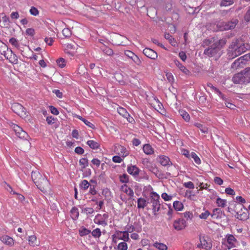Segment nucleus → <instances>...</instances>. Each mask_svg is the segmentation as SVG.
Listing matches in <instances>:
<instances>
[{"label":"nucleus","instance_id":"39","mask_svg":"<svg viewBox=\"0 0 250 250\" xmlns=\"http://www.w3.org/2000/svg\"><path fill=\"white\" fill-rule=\"evenodd\" d=\"M165 38L167 40H168L169 43L173 46H175L176 45V42L175 39L172 37V36L170 35L169 33H166L165 34Z\"/></svg>","mask_w":250,"mask_h":250},{"label":"nucleus","instance_id":"45","mask_svg":"<svg viewBox=\"0 0 250 250\" xmlns=\"http://www.w3.org/2000/svg\"><path fill=\"white\" fill-rule=\"evenodd\" d=\"M79 164L82 168H84L88 165V160L87 158H83L79 160Z\"/></svg>","mask_w":250,"mask_h":250},{"label":"nucleus","instance_id":"10","mask_svg":"<svg viewBox=\"0 0 250 250\" xmlns=\"http://www.w3.org/2000/svg\"><path fill=\"white\" fill-rule=\"evenodd\" d=\"M36 185L42 192H46L47 190L49 189V183L47 179L44 177H43L39 181H36Z\"/></svg>","mask_w":250,"mask_h":250},{"label":"nucleus","instance_id":"19","mask_svg":"<svg viewBox=\"0 0 250 250\" xmlns=\"http://www.w3.org/2000/svg\"><path fill=\"white\" fill-rule=\"evenodd\" d=\"M76 47L72 43H67L65 44L64 51L67 54L70 56H74L75 53Z\"/></svg>","mask_w":250,"mask_h":250},{"label":"nucleus","instance_id":"35","mask_svg":"<svg viewBox=\"0 0 250 250\" xmlns=\"http://www.w3.org/2000/svg\"><path fill=\"white\" fill-rule=\"evenodd\" d=\"M180 115L182 117L183 119L187 122L190 120V116L189 114L185 110L181 109L179 110Z\"/></svg>","mask_w":250,"mask_h":250},{"label":"nucleus","instance_id":"48","mask_svg":"<svg viewBox=\"0 0 250 250\" xmlns=\"http://www.w3.org/2000/svg\"><path fill=\"white\" fill-rule=\"evenodd\" d=\"M120 181L123 183H127L129 181V176L126 174H124L120 176Z\"/></svg>","mask_w":250,"mask_h":250},{"label":"nucleus","instance_id":"56","mask_svg":"<svg viewBox=\"0 0 250 250\" xmlns=\"http://www.w3.org/2000/svg\"><path fill=\"white\" fill-rule=\"evenodd\" d=\"M210 215V212L208 210H206L199 215V218L202 219H206Z\"/></svg>","mask_w":250,"mask_h":250},{"label":"nucleus","instance_id":"46","mask_svg":"<svg viewBox=\"0 0 250 250\" xmlns=\"http://www.w3.org/2000/svg\"><path fill=\"white\" fill-rule=\"evenodd\" d=\"M128 246L126 242H120L117 245L118 250H127Z\"/></svg>","mask_w":250,"mask_h":250},{"label":"nucleus","instance_id":"7","mask_svg":"<svg viewBox=\"0 0 250 250\" xmlns=\"http://www.w3.org/2000/svg\"><path fill=\"white\" fill-rule=\"evenodd\" d=\"M108 217L109 215L107 213H104L103 214H97L95 217L94 222L95 224L104 227L107 225Z\"/></svg>","mask_w":250,"mask_h":250},{"label":"nucleus","instance_id":"64","mask_svg":"<svg viewBox=\"0 0 250 250\" xmlns=\"http://www.w3.org/2000/svg\"><path fill=\"white\" fill-rule=\"evenodd\" d=\"M214 182L216 184H217L218 185H221L223 183V180L219 177H214Z\"/></svg>","mask_w":250,"mask_h":250},{"label":"nucleus","instance_id":"9","mask_svg":"<svg viewBox=\"0 0 250 250\" xmlns=\"http://www.w3.org/2000/svg\"><path fill=\"white\" fill-rule=\"evenodd\" d=\"M250 59V54H246L235 60L231 64V67L234 69H237L239 67H243V65L245 62L248 61Z\"/></svg>","mask_w":250,"mask_h":250},{"label":"nucleus","instance_id":"18","mask_svg":"<svg viewBox=\"0 0 250 250\" xmlns=\"http://www.w3.org/2000/svg\"><path fill=\"white\" fill-rule=\"evenodd\" d=\"M227 241L228 244L229 249L235 247V244L237 242V239L232 234H227L226 235Z\"/></svg>","mask_w":250,"mask_h":250},{"label":"nucleus","instance_id":"40","mask_svg":"<svg viewBox=\"0 0 250 250\" xmlns=\"http://www.w3.org/2000/svg\"><path fill=\"white\" fill-rule=\"evenodd\" d=\"M92 236L95 238H99L101 235L102 232L101 229L99 228H96L93 229L91 232Z\"/></svg>","mask_w":250,"mask_h":250},{"label":"nucleus","instance_id":"2","mask_svg":"<svg viewBox=\"0 0 250 250\" xmlns=\"http://www.w3.org/2000/svg\"><path fill=\"white\" fill-rule=\"evenodd\" d=\"M3 50L1 52V55H3L6 60L12 64H17L19 63L18 57L17 55L10 48H8L6 45L3 46Z\"/></svg>","mask_w":250,"mask_h":250},{"label":"nucleus","instance_id":"36","mask_svg":"<svg viewBox=\"0 0 250 250\" xmlns=\"http://www.w3.org/2000/svg\"><path fill=\"white\" fill-rule=\"evenodd\" d=\"M86 144L91 148L93 149H98L100 146L99 143L93 140H89L86 142Z\"/></svg>","mask_w":250,"mask_h":250},{"label":"nucleus","instance_id":"6","mask_svg":"<svg viewBox=\"0 0 250 250\" xmlns=\"http://www.w3.org/2000/svg\"><path fill=\"white\" fill-rule=\"evenodd\" d=\"M200 243L197 245L199 248H202L206 250H209L212 247L211 241L207 236H200L199 237Z\"/></svg>","mask_w":250,"mask_h":250},{"label":"nucleus","instance_id":"55","mask_svg":"<svg viewBox=\"0 0 250 250\" xmlns=\"http://www.w3.org/2000/svg\"><path fill=\"white\" fill-rule=\"evenodd\" d=\"M83 211L87 215L92 214L94 210L92 208H85L83 209Z\"/></svg>","mask_w":250,"mask_h":250},{"label":"nucleus","instance_id":"32","mask_svg":"<svg viewBox=\"0 0 250 250\" xmlns=\"http://www.w3.org/2000/svg\"><path fill=\"white\" fill-rule=\"evenodd\" d=\"M227 200L226 199H222L220 197H217L216 199V204L218 207L224 208L227 205Z\"/></svg>","mask_w":250,"mask_h":250},{"label":"nucleus","instance_id":"15","mask_svg":"<svg viewBox=\"0 0 250 250\" xmlns=\"http://www.w3.org/2000/svg\"><path fill=\"white\" fill-rule=\"evenodd\" d=\"M232 82L236 84L246 83L244 80L243 75L242 71L240 73L235 74L232 77Z\"/></svg>","mask_w":250,"mask_h":250},{"label":"nucleus","instance_id":"16","mask_svg":"<svg viewBox=\"0 0 250 250\" xmlns=\"http://www.w3.org/2000/svg\"><path fill=\"white\" fill-rule=\"evenodd\" d=\"M115 151L120 156L125 157L128 155V152L126 150V148L121 145H118L116 147Z\"/></svg>","mask_w":250,"mask_h":250},{"label":"nucleus","instance_id":"21","mask_svg":"<svg viewBox=\"0 0 250 250\" xmlns=\"http://www.w3.org/2000/svg\"><path fill=\"white\" fill-rule=\"evenodd\" d=\"M159 163L163 166L171 165L172 163L169 158L166 156H161L159 157Z\"/></svg>","mask_w":250,"mask_h":250},{"label":"nucleus","instance_id":"41","mask_svg":"<svg viewBox=\"0 0 250 250\" xmlns=\"http://www.w3.org/2000/svg\"><path fill=\"white\" fill-rule=\"evenodd\" d=\"M130 59L133 62L138 66H140L142 63L141 59L136 54L133 55Z\"/></svg>","mask_w":250,"mask_h":250},{"label":"nucleus","instance_id":"54","mask_svg":"<svg viewBox=\"0 0 250 250\" xmlns=\"http://www.w3.org/2000/svg\"><path fill=\"white\" fill-rule=\"evenodd\" d=\"M226 40L225 39H222L219 40L218 42L214 43V44L217 45V46L221 48L223 45L226 43Z\"/></svg>","mask_w":250,"mask_h":250},{"label":"nucleus","instance_id":"26","mask_svg":"<svg viewBox=\"0 0 250 250\" xmlns=\"http://www.w3.org/2000/svg\"><path fill=\"white\" fill-rule=\"evenodd\" d=\"M176 65L179 68V69L185 75H190V72L182 64L179 62L176 61L175 62Z\"/></svg>","mask_w":250,"mask_h":250},{"label":"nucleus","instance_id":"42","mask_svg":"<svg viewBox=\"0 0 250 250\" xmlns=\"http://www.w3.org/2000/svg\"><path fill=\"white\" fill-rule=\"evenodd\" d=\"M195 126L199 128L201 131L203 133H207L208 132V128L207 127L204 126L202 124L199 123H196L194 124Z\"/></svg>","mask_w":250,"mask_h":250},{"label":"nucleus","instance_id":"63","mask_svg":"<svg viewBox=\"0 0 250 250\" xmlns=\"http://www.w3.org/2000/svg\"><path fill=\"white\" fill-rule=\"evenodd\" d=\"M26 34L30 36H33L35 35V30L33 28H27L26 30Z\"/></svg>","mask_w":250,"mask_h":250},{"label":"nucleus","instance_id":"37","mask_svg":"<svg viewBox=\"0 0 250 250\" xmlns=\"http://www.w3.org/2000/svg\"><path fill=\"white\" fill-rule=\"evenodd\" d=\"M117 111L120 115L126 119H127V118L130 116L126 110L123 107H120L118 108Z\"/></svg>","mask_w":250,"mask_h":250},{"label":"nucleus","instance_id":"30","mask_svg":"<svg viewBox=\"0 0 250 250\" xmlns=\"http://www.w3.org/2000/svg\"><path fill=\"white\" fill-rule=\"evenodd\" d=\"M71 216L74 220H77L79 216V212L77 207H74L70 211Z\"/></svg>","mask_w":250,"mask_h":250},{"label":"nucleus","instance_id":"1","mask_svg":"<svg viewBox=\"0 0 250 250\" xmlns=\"http://www.w3.org/2000/svg\"><path fill=\"white\" fill-rule=\"evenodd\" d=\"M247 50L245 44L238 39L233 40L228 50L229 59H232L240 55Z\"/></svg>","mask_w":250,"mask_h":250},{"label":"nucleus","instance_id":"29","mask_svg":"<svg viewBox=\"0 0 250 250\" xmlns=\"http://www.w3.org/2000/svg\"><path fill=\"white\" fill-rule=\"evenodd\" d=\"M143 149L144 153L147 155H151L154 153V150L149 144H145Z\"/></svg>","mask_w":250,"mask_h":250},{"label":"nucleus","instance_id":"28","mask_svg":"<svg viewBox=\"0 0 250 250\" xmlns=\"http://www.w3.org/2000/svg\"><path fill=\"white\" fill-rule=\"evenodd\" d=\"M9 42L13 47L18 50H20V43L16 38L14 37L10 38Z\"/></svg>","mask_w":250,"mask_h":250},{"label":"nucleus","instance_id":"57","mask_svg":"<svg viewBox=\"0 0 250 250\" xmlns=\"http://www.w3.org/2000/svg\"><path fill=\"white\" fill-rule=\"evenodd\" d=\"M62 34L65 37H69L71 35V32L68 28H64L62 31Z\"/></svg>","mask_w":250,"mask_h":250},{"label":"nucleus","instance_id":"51","mask_svg":"<svg viewBox=\"0 0 250 250\" xmlns=\"http://www.w3.org/2000/svg\"><path fill=\"white\" fill-rule=\"evenodd\" d=\"M29 12L31 15L34 16H37L39 14V11L38 9L34 6L31 7Z\"/></svg>","mask_w":250,"mask_h":250},{"label":"nucleus","instance_id":"53","mask_svg":"<svg viewBox=\"0 0 250 250\" xmlns=\"http://www.w3.org/2000/svg\"><path fill=\"white\" fill-rule=\"evenodd\" d=\"M161 197L165 201H170L172 198V196L168 195L166 192L163 193L161 195Z\"/></svg>","mask_w":250,"mask_h":250},{"label":"nucleus","instance_id":"49","mask_svg":"<svg viewBox=\"0 0 250 250\" xmlns=\"http://www.w3.org/2000/svg\"><path fill=\"white\" fill-rule=\"evenodd\" d=\"M90 184L86 180H83L80 184L81 188L84 190L87 189L90 187Z\"/></svg>","mask_w":250,"mask_h":250},{"label":"nucleus","instance_id":"34","mask_svg":"<svg viewBox=\"0 0 250 250\" xmlns=\"http://www.w3.org/2000/svg\"><path fill=\"white\" fill-rule=\"evenodd\" d=\"M237 24L236 20L233 21H229L225 23L224 29L226 30L232 29L235 28Z\"/></svg>","mask_w":250,"mask_h":250},{"label":"nucleus","instance_id":"33","mask_svg":"<svg viewBox=\"0 0 250 250\" xmlns=\"http://www.w3.org/2000/svg\"><path fill=\"white\" fill-rule=\"evenodd\" d=\"M173 207L177 211H181L184 208L183 203L179 201H174L173 203Z\"/></svg>","mask_w":250,"mask_h":250},{"label":"nucleus","instance_id":"8","mask_svg":"<svg viewBox=\"0 0 250 250\" xmlns=\"http://www.w3.org/2000/svg\"><path fill=\"white\" fill-rule=\"evenodd\" d=\"M11 127L13 129L17 137L21 139H24L26 141L28 140L29 136L21 127L14 124H12Z\"/></svg>","mask_w":250,"mask_h":250},{"label":"nucleus","instance_id":"43","mask_svg":"<svg viewBox=\"0 0 250 250\" xmlns=\"http://www.w3.org/2000/svg\"><path fill=\"white\" fill-rule=\"evenodd\" d=\"M234 2V0H221L220 6H229L233 4Z\"/></svg>","mask_w":250,"mask_h":250},{"label":"nucleus","instance_id":"44","mask_svg":"<svg viewBox=\"0 0 250 250\" xmlns=\"http://www.w3.org/2000/svg\"><path fill=\"white\" fill-rule=\"evenodd\" d=\"M101 49H102L103 52L108 56H112L114 54L113 50L108 47L104 46Z\"/></svg>","mask_w":250,"mask_h":250},{"label":"nucleus","instance_id":"14","mask_svg":"<svg viewBox=\"0 0 250 250\" xmlns=\"http://www.w3.org/2000/svg\"><path fill=\"white\" fill-rule=\"evenodd\" d=\"M143 52L146 57L152 60H156L158 57L157 52L149 48H145Z\"/></svg>","mask_w":250,"mask_h":250},{"label":"nucleus","instance_id":"60","mask_svg":"<svg viewBox=\"0 0 250 250\" xmlns=\"http://www.w3.org/2000/svg\"><path fill=\"white\" fill-rule=\"evenodd\" d=\"M91 232V231L86 228H83L80 230V233L81 236L88 235Z\"/></svg>","mask_w":250,"mask_h":250},{"label":"nucleus","instance_id":"23","mask_svg":"<svg viewBox=\"0 0 250 250\" xmlns=\"http://www.w3.org/2000/svg\"><path fill=\"white\" fill-rule=\"evenodd\" d=\"M28 241L29 244L32 247L38 246L40 245V242L37 241V237L35 235L29 236Z\"/></svg>","mask_w":250,"mask_h":250},{"label":"nucleus","instance_id":"3","mask_svg":"<svg viewBox=\"0 0 250 250\" xmlns=\"http://www.w3.org/2000/svg\"><path fill=\"white\" fill-rule=\"evenodd\" d=\"M112 242L116 244L120 240L124 242H127L129 240V234L127 231L117 230L115 233L111 236Z\"/></svg>","mask_w":250,"mask_h":250},{"label":"nucleus","instance_id":"38","mask_svg":"<svg viewBox=\"0 0 250 250\" xmlns=\"http://www.w3.org/2000/svg\"><path fill=\"white\" fill-rule=\"evenodd\" d=\"M153 246L159 250H167V247L166 245L162 243L156 242L153 244Z\"/></svg>","mask_w":250,"mask_h":250},{"label":"nucleus","instance_id":"31","mask_svg":"<svg viewBox=\"0 0 250 250\" xmlns=\"http://www.w3.org/2000/svg\"><path fill=\"white\" fill-rule=\"evenodd\" d=\"M147 205L146 200L143 198H139L137 200V208L144 209Z\"/></svg>","mask_w":250,"mask_h":250},{"label":"nucleus","instance_id":"52","mask_svg":"<svg viewBox=\"0 0 250 250\" xmlns=\"http://www.w3.org/2000/svg\"><path fill=\"white\" fill-rule=\"evenodd\" d=\"M56 118H54L52 116H48L46 117V121L47 122V123L49 125H53L55 123V121L56 120Z\"/></svg>","mask_w":250,"mask_h":250},{"label":"nucleus","instance_id":"20","mask_svg":"<svg viewBox=\"0 0 250 250\" xmlns=\"http://www.w3.org/2000/svg\"><path fill=\"white\" fill-rule=\"evenodd\" d=\"M127 171L129 174L136 176L139 174L140 169L136 166L130 165L128 166L127 168Z\"/></svg>","mask_w":250,"mask_h":250},{"label":"nucleus","instance_id":"22","mask_svg":"<svg viewBox=\"0 0 250 250\" xmlns=\"http://www.w3.org/2000/svg\"><path fill=\"white\" fill-rule=\"evenodd\" d=\"M121 190L125 193L130 197H132L134 196V192L133 190L128 187L126 184L123 185L121 188Z\"/></svg>","mask_w":250,"mask_h":250},{"label":"nucleus","instance_id":"5","mask_svg":"<svg viewBox=\"0 0 250 250\" xmlns=\"http://www.w3.org/2000/svg\"><path fill=\"white\" fill-rule=\"evenodd\" d=\"M151 203L152 204V210L154 214L158 212L160 209V196L155 192H151L150 194Z\"/></svg>","mask_w":250,"mask_h":250},{"label":"nucleus","instance_id":"62","mask_svg":"<svg viewBox=\"0 0 250 250\" xmlns=\"http://www.w3.org/2000/svg\"><path fill=\"white\" fill-rule=\"evenodd\" d=\"M125 229L126 230H125V231H127V233H128L129 232H131L134 231V227L132 225H127L125 227Z\"/></svg>","mask_w":250,"mask_h":250},{"label":"nucleus","instance_id":"13","mask_svg":"<svg viewBox=\"0 0 250 250\" xmlns=\"http://www.w3.org/2000/svg\"><path fill=\"white\" fill-rule=\"evenodd\" d=\"M173 227L176 230H181L187 227V222L184 219H178L173 222Z\"/></svg>","mask_w":250,"mask_h":250},{"label":"nucleus","instance_id":"12","mask_svg":"<svg viewBox=\"0 0 250 250\" xmlns=\"http://www.w3.org/2000/svg\"><path fill=\"white\" fill-rule=\"evenodd\" d=\"M243 205H240V210L236 211L235 217L237 219L241 221H246L249 218V213L248 209L246 208L242 209Z\"/></svg>","mask_w":250,"mask_h":250},{"label":"nucleus","instance_id":"24","mask_svg":"<svg viewBox=\"0 0 250 250\" xmlns=\"http://www.w3.org/2000/svg\"><path fill=\"white\" fill-rule=\"evenodd\" d=\"M242 72L245 83H250V67L246 68Z\"/></svg>","mask_w":250,"mask_h":250},{"label":"nucleus","instance_id":"58","mask_svg":"<svg viewBox=\"0 0 250 250\" xmlns=\"http://www.w3.org/2000/svg\"><path fill=\"white\" fill-rule=\"evenodd\" d=\"M184 186L185 188H188L189 189H194V186L193 183L190 181H189L188 182H185L184 184Z\"/></svg>","mask_w":250,"mask_h":250},{"label":"nucleus","instance_id":"27","mask_svg":"<svg viewBox=\"0 0 250 250\" xmlns=\"http://www.w3.org/2000/svg\"><path fill=\"white\" fill-rule=\"evenodd\" d=\"M43 176H42L41 174L37 170L33 171L32 172V179L36 184V181H39L40 180Z\"/></svg>","mask_w":250,"mask_h":250},{"label":"nucleus","instance_id":"47","mask_svg":"<svg viewBox=\"0 0 250 250\" xmlns=\"http://www.w3.org/2000/svg\"><path fill=\"white\" fill-rule=\"evenodd\" d=\"M190 158H192L194 160L195 163L199 165L201 164V160L197 155L194 152H192L190 153Z\"/></svg>","mask_w":250,"mask_h":250},{"label":"nucleus","instance_id":"25","mask_svg":"<svg viewBox=\"0 0 250 250\" xmlns=\"http://www.w3.org/2000/svg\"><path fill=\"white\" fill-rule=\"evenodd\" d=\"M73 117L77 118L79 119V120H81L82 122H83L85 124V125H86L89 127H90L92 129H94L95 128L94 125H93L92 123L89 122L87 120L85 119L84 118H83L82 116L77 115V114H74L73 115Z\"/></svg>","mask_w":250,"mask_h":250},{"label":"nucleus","instance_id":"61","mask_svg":"<svg viewBox=\"0 0 250 250\" xmlns=\"http://www.w3.org/2000/svg\"><path fill=\"white\" fill-rule=\"evenodd\" d=\"M225 192L229 195H234L235 192L234 190L230 188H227L225 189Z\"/></svg>","mask_w":250,"mask_h":250},{"label":"nucleus","instance_id":"11","mask_svg":"<svg viewBox=\"0 0 250 250\" xmlns=\"http://www.w3.org/2000/svg\"><path fill=\"white\" fill-rule=\"evenodd\" d=\"M220 49V47L213 43L204 50V54L209 57H212L216 55Z\"/></svg>","mask_w":250,"mask_h":250},{"label":"nucleus","instance_id":"4","mask_svg":"<svg viewBox=\"0 0 250 250\" xmlns=\"http://www.w3.org/2000/svg\"><path fill=\"white\" fill-rule=\"evenodd\" d=\"M11 109L13 112L22 118H26L28 115V113L26 109L20 104L17 103L13 104L11 105Z\"/></svg>","mask_w":250,"mask_h":250},{"label":"nucleus","instance_id":"59","mask_svg":"<svg viewBox=\"0 0 250 250\" xmlns=\"http://www.w3.org/2000/svg\"><path fill=\"white\" fill-rule=\"evenodd\" d=\"M49 107L50 112L52 114L55 115H58L59 114V112L58 110L54 106H53L52 105H50V106H49Z\"/></svg>","mask_w":250,"mask_h":250},{"label":"nucleus","instance_id":"50","mask_svg":"<svg viewBox=\"0 0 250 250\" xmlns=\"http://www.w3.org/2000/svg\"><path fill=\"white\" fill-rule=\"evenodd\" d=\"M57 63L59 66L61 68L64 67L66 65L64 59L62 58H60L57 60Z\"/></svg>","mask_w":250,"mask_h":250},{"label":"nucleus","instance_id":"17","mask_svg":"<svg viewBox=\"0 0 250 250\" xmlns=\"http://www.w3.org/2000/svg\"><path fill=\"white\" fill-rule=\"evenodd\" d=\"M0 240L4 244L9 247H12L14 245V239L8 236L4 235L0 237Z\"/></svg>","mask_w":250,"mask_h":250}]
</instances>
